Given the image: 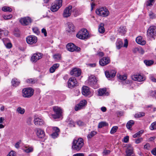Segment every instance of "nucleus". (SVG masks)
<instances>
[{
	"label": "nucleus",
	"mask_w": 156,
	"mask_h": 156,
	"mask_svg": "<svg viewBox=\"0 0 156 156\" xmlns=\"http://www.w3.org/2000/svg\"><path fill=\"white\" fill-rule=\"evenodd\" d=\"M16 154L15 152L11 151L7 155V156H16Z\"/></svg>",
	"instance_id": "nucleus-53"
},
{
	"label": "nucleus",
	"mask_w": 156,
	"mask_h": 156,
	"mask_svg": "<svg viewBox=\"0 0 156 156\" xmlns=\"http://www.w3.org/2000/svg\"><path fill=\"white\" fill-rule=\"evenodd\" d=\"M142 138H139L136 140L135 142L137 144H138L140 143L143 140Z\"/></svg>",
	"instance_id": "nucleus-57"
},
{
	"label": "nucleus",
	"mask_w": 156,
	"mask_h": 156,
	"mask_svg": "<svg viewBox=\"0 0 156 156\" xmlns=\"http://www.w3.org/2000/svg\"><path fill=\"white\" fill-rule=\"evenodd\" d=\"M97 80L96 78L93 75H91L89 77L87 81L88 84L93 87L96 88L97 84Z\"/></svg>",
	"instance_id": "nucleus-7"
},
{
	"label": "nucleus",
	"mask_w": 156,
	"mask_h": 156,
	"mask_svg": "<svg viewBox=\"0 0 156 156\" xmlns=\"http://www.w3.org/2000/svg\"><path fill=\"white\" fill-rule=\"evenodd\" d=\"M54 58L55 59L59 60L60 59L61 56L59 55H54Z\"/></svg>",
	"instance_id": "nucleus-63"
},
{
	"label": "nucleus",
	"mask_w": 156,
	"mask_h": 156,
	"mask_svg": "<svg viewBox=\"0 0 156 156\" xmlns=\"http://www.w3.org/2000/svg\"><path fill=\"white\" fill-rule=\"evenodd\" d=\"M126 156H133V148L132 146L130 144H127L126 145Z\"/></svg>",
	"instance_id": "nucleus-15"
},
{
	"label": "nucleus",
	"mask_w": 156,
	"mask_h": 156,
	"mask_svg": "<svg viewBox=\"0 0 156 156\" xmlns=\"http://www.w3.org/2000/svg\"><path fill=\"white\" fill-rule=\"evenodd\" d=\"M70 74L72 75L78 76L81 74V71L79 69L74 68L71 71Z\"/></svg>",
	"instance_id": "nucleus-20"
},
{
	"label": "nucleus",
	"mask_w": 156,
	"mask_h": 156,
	"mask_svg": "<svg viewBox=\"0 0 156 156\" xmlns=\"http://www.w3.org/2000/svg\"><path fill=\"white\" fill-rule=\"evenodd\" d=\"M66 30L69 33H71L74 32L75 31V27L74 25L72 23H68Z\"/></svg>",
	"instance_id": "nucleus-23"
},
{
	"label": "nucleus",
	"mask_w": 156,
	"mask_h": 156,
	"mask_svg": "<svg viewBox=\"0 0 156 156\" xmlns=\"http://www.w3.org/2000/svg\"><path fill=\"white\" fill-rule=\"evenodd\" d=\"M154 3L153 0H148L146 2V5L147 6H151Z\"/></svg>",
	"instance_id": "nucleus-45"
},
{
	"label": "nucleus",
	"mask_w": 156,
	"mask_h": 156,
	"mask_svg": "<svg viewBox=\"0 0 156 156\" xmlns=\"http://www.w3.org/2000/svg\"><path fill=\"white\" fill-rule=\"evenodd\" d=\"M73 14L75 17H76L80 14L79 10L76 8H74L73 10Z\"/></svg>",
	"instance_id": "nucleus-37"
},
{
	"label": "nucleus",
	"mask_w": 156,
	"mask_h": 156,
	"mask_svg": "<svg viewBox=\"0 0 156 156\" xmlns=\"http://www.w3.org/2000/svg\"><path fill=\"white\" fill-rule=\"evenodd\" d=\"M34 124L37 126H41L44 124L43 120L39 118H35L34 120Z\"/></svg>",
	"instance_id": "nucleus-21"
},
{
	"label": "nucleus",
	"mask_w": 156,
	"mask_h": 156,
	"mask_svg": "<svg viewBox=\"0 0 156 156\" xmlns=\"http://www.w3.org/2000/svg\"><path fill=\"white\" fill-rule=\"evenodd\" d=\"M129 140V137L128 136H126L125 137L123 138V142L125 143H126L128 142Z\"/></svg>",
	"instance_id": "nucleus-58"
},
{
	"label": "nucleus",
	"mask_w": 156,
	"mask_h": 156,
	"mask_svg": "<svg viewBox=\"0 0 156 156\" xmlns=\"http://www.w3.org/2000/svg\"><path fill=\"white\" fill-rule=\"evenodd\" d=\"M132 78L134 81H142L145 80L143 76L140 74L133 75L132 76Z\"/></svg>",
	"instance_id": "nucleus-19"
},
{
	"label": "nucleus",
	"mask_w": 156,
	"mask_h": 156,
	"mask_svg": "<svg viewBox=\"0 0 156 156\" xmlns=\"http://www.w3.org/2000/svg\"><path fill=\"white\" fill-rule=\"evenodd\" d=\"M59 66V65L58 63H56L54 64L52 66H51L49 69L50 72L51 73H54L56 69L58 68Z\"/></svg>",
	"instance_id": "nucleus-26"
},
{
	"label": "nucleus",
	"mask_w": 156,
	"mask_h": 156,
	"mask_svg": "<svg viewBox=\"0 0 156 156\" xmlns=\"http://www.w3.org/2000/svg\"><path fill=\"white\" fill-rule=\"evenodd\" d=\"M119 79L122 80H125L127 78V76L126 75H119Z\"/></svg>",
	"instance_id": "nucleus-52"
},
{
	"label": "nucleus",
	"mask_w": 156,
	"mask_h": 156,
	"mask_svg": "<svg viewBox=\"0 0 156 156\" xmlns=\"http://www.w3.org/2000/svg\"><path fill=\"white\" fill-rule=\"evenodd\" d=\"M69 126L71 127H74L75 126L74 122L71 120H70V122L69 123Z\"/></svg>",
	"instance_id": "nucleus-59"
},
{
	"label": "nucleus",
	"mask_w": 156,
	"mask_h": 156,
	"mask_svg": "<svg viewBox=\"0 0 156 156\" xmlns=\"http://www.w3.org/2000/svg\"><path fill=\"white\" fill-rule=\"evenodd\" d=\"M2 41L4 42V43L5 44V46L6 47L8 48H11L12 47V44H11V43H7L6 44H5V41H9V39L7 38H3L2 39Z\"/></svg>",
	"instance_id": "nucleus-35"
},
{
	"label": "nucleus",
	"mask_w": 156,
	"mask_h": 156,
	"mask_svg": "<svg viewBox=\"0 0 156 156\" xmlns=\"http://www.w3.org/2000/svg\"><path fill=\"white\" fill-rule=\"evenodd\" d=\"M110 62V58L108 57H103L99 62L100 65L102 66H105L109 64Z\"/></svg>",
	"instance_id": "nucleus-16"
},
{
	"label": "nucleus",
	"mask_w": 156,
	"mask_h": 156,
	"mask_svg": "<svg viewBox=\"0 0 156 156\" xmlns=\"http://www.w3.org/2000/svg\"><path fill=\"white\" fill-rule=\"evenodd\" d=\"M84 154L83 153H78L74 154L73 156H84Z\"/></svg>",
	"instance_id": "nucleus-60"
},
{
	"label": "nucleus",
	"mask_w": 156,
	"mask_h": 156,
	"mask_svg": "<svg viewBox=\"0 0 156 156\" xmlns=\"http://www.w3.org/2000/svg\"><path fill=\"white\" fill-rule=\"evenodd\" d=\"M156 34V27L152 26L149 27L147 31V36L150 38L153 37Z\"/></svg>",
	"instance_id": "nucleus-8"
},
{
	"label": "nucleus",
	"mask_w": 156,
	"mask_h": 156,
	"mask_svg": "<svg viewBox=\"0 0 156 156\" xmlns=\"http://www.w3.org/2000/svg\"><path fill=\"white\" fill-rule=\"evenodd\" d=\"M144 133V131L143 130H141L136 133L135 134L133 135V136L134 138L139 137L141 136Z\"/></svg>",
	"instance_id": "nucleus-36"
},
{
	"label": "nucleus",
	"mask_w": 156,
	"mask_h": 156,
	"mask_svg": "<svg viewBox=\"0 0 156 156\" xmlns=\"http://www.w3.org/2000/svg\"><path fill=\"white\" fill-rule=\"evenodd\" d=\"M150 129L152 130L156 129V121L152 123L150 126Z\"/></svg>",
	"instance_id": "nucleus-44"
},
{
	"label": "nucleus",
	"mask_w": 156,
	"mask_h": 156,
	"mask_svg": "<svg viewBox=\"0 0 156 156\" xmlns=\"http://www.w3.org/2000/svg\"><path fill=\"white\" fill-rule=\"evenodd\" d=\"M72 6L69 5L65 8L63 13V16L64 18H67L71 15L72 11Z\"/></svg>",
	"instance_id": "nucleus-11"
},
{
	"label": "nucleus",
	"mask_w": 156,
	"mask_h": 156,
	"mask_svg": "<svg viewBox=\"0 0 156 156\" xmlns=\"http://www.w3.org/2000/svg\"><path fill=\"white\" fill-rule=\"evenodd\" d=\"M12 17V15L11 14L9 15H3V17L5 20H8L11 19Z\"/></svg>",
	"instance_id": "nucleus-51"
},
{
	"label": "nucleus",
	"mask_w": 156,
	"mask_h": 156,
	"mask_svg": "<svg viewBox=\"0 0 156 156\" xmlns=\"http://www.w3.org/2000/svg\"><path fill=\"white\" fill-rule=\"evenodd\" d=\"M67 49L70 51L73 52L75 51H79L80 48L76 47L73 43H70L68 44L66 46Z\"/></svg>",
	"instance_id": "nucleus-9"
},
{
	"label": "nucleus",
	"mask_w": 156,
	"mask_h": 156,
	"mask_svg": "<svg viewBox=\"0 0 156 156\" xmlns=\"http://www.w3.org/2000/svg\"><path fill=\"white\" fill-rule=\"evenodd\" d=\"M149 79L152 82L156 83V74H152L149 75Z\"/></svg>",
	"instance_id": "nucleus-32"
},
{
	"label": "nucleus",
	"mask_w": 156,
	"mask_h": 156,
	"mask_svg": "<svg viewBox=\"0 0 156 156\" xmlns=\"http://www.w3.org/2000/svg\"><path fill=\"white\" fill-rule=\"evenodd\" d=\"M60 8L53 3L51 7V10L53 12H56Z\"/></svg>",
	"instance_id": "nucleus-33"
},
{
	"label": "nucleus",
	"mask_w": 156,
	"mask_h": 156,
	"mask_svg": "<svg viewBox=\"0 0 156 156\" xmlns=\"http://www.w3.org/2000/svg\"><path fill=\"white\" fill-rule=\"evenodd\" d=\"M27 43L30 44H35L37 41V38L35 36L30 35L27 37L26 39Z\"/></svg>",
	"instance_id": "nucleus-12"
},
{
	"label": "nucleus",
	"mask_w": 156,
	"mask_h": 156,
	"mask_svg": "<svg viewBox=\"0 0 156 156\" xmlns=\"http://www.w3.org/2000/svg\"><path fill=\"white\" fill-rule=\"evenodd\" d=\"M107 125H108V124L106 122H102L99 123L98 127V128H101Z\"/></svg>",
	"instance_id": "nucleus-41"
},
{
	"label": "nucleus",
	"mask_w": 156,
	"mask_h": 156,
	"mask_svg": "<svg viewBox=\"0 0 156 156\" xmlns=\"http://www.w3.org/2000/svg\"><path fill=\"white\" fill-rule=\"evenodd\" d=\"M111 152V151L109 150L105 149L102 152L103 155H107L109 154Z\"/></svg>",
	"instance_id": "nucleus-50"
},
{
	"label": "nucleus",
	"mask_w": 156,
	"mask_h": 156,
	"mask_svg": "<svg viewBox=\"0 0 156 156\" xmlns=\"http://www.w3.org/2000/svg\"><path fill=\"white\" fill-rule=\"evenodd\" d=\"M76 37L80 39L84 40L89 37V34L87 29H83L78 33Z\"/></svg>",
	"instance_id": "nucleus-2"
},
{
	"label": "nucleus",
	"mask_w": 156,
	"mask_h": 156,
	"mask_svg": "<svg viewBox=\"0 0 156 156\" xmlns=\"http://www.w3.org/2000/svg\"><path fill=\"white\" fill-rule=\"evenodd\" d=\"M96 13L97 15L103 17L107 16L109 14L108 10L106 9H104L103 8L96 9Z\"/></svg>",
	"instance_id": "nucleus-6"
},
{
	"label": "nucleus",
	"mask_w": 156,
	"mask_h": 156,
	"mask_svg": "<svg viewBox=\"0 0 156 156\" xmlns=\"http://www.w3.org/2000/svg\"><path fill=\"white\" fill-rule=\"evenodd\" d=\"M97 132L95 131H93L87 135V137L88 138H91L94 135L96 134Z\"/></svg>",
	"instance_id": "nucleus-47"
},
{
	"label": "nucleus",
	"mask_w": 156,
	"mask_h": 156,
	"mask_svg": "<svg viewBox=\"0 0 156 156\" xmlns=\"http://www.w3.org/2000/svg\"><path fill=\"white\" fill-rule=\"evenodd\" d=\"M105 74L106 77L110 79L113 78L115 76L116 72L114 70H112L110 71H105Z\"/></svg>",
	"instance_id": "nucleus-18"
},
{
	"label": "nucleus",
	"mask_w": 156,
	"mask_h": 156,
	"mask_svg": "<svg viewBox=\"0 0 156 156\" xmlns=\"http://www.w3.org/2000/svg\"><path fill=\"white\" fill-rule=\"evenodd\" d=\"M134 123L133 120H131L129 121L126 124V127L129 129L131 130V128Z\"/></svg>",
	"instance_id": "nucleus-31"
},
{
	"label": "nucleus",
	"mask_w": 156,
	"mask_h": 156,
	"mask_svg": "<svg viewBox=\"0 0 156 156\" xmlns=\"http://www.w3.org/2000/svg\"><path fill=\"white\" fill-rule=\"evenodd\" d=\"M62 0H55L54 4L60 8L62 5Z\"/></svg>",
	"instance_id": "nucleus-39"
},
{
	"label": "nucleus",
	"mask_w": 156,
	"mask_h": 156,
	"mask_svg": "<svg viewBox=\"0 0 156 156\" xmlns=\"http://www.w3.org/2000/svg\"><path fill=\"white\" fill-rule=\"evenodd\" d=\"M34 150V148L32 147H25L23 149V150L24 152L27 153H30L33 151Z\"/></svg>",
	"instance_id": "nucleus-27"
},
{
	"label": "nucleus",
	"mask_w": 156,
	"mask_h": 156,
	"mask_svg": "<svg viewBox=\"0 0 156 156\" xmlns=\"http://www.w3.org/2000/svg\"><path fill=\"white\" fill-rule=\"evenodd\" d=\"M43 54L41 53H36L34 54L31 56L30 60L32 62H36L37 60L41 59Z\"/></svg>",
	"instance_id": "nucleus-13"
},
{
	"label": "nucleus",
	"mask_w": 156,
	"mask_h": 156,
	"mask_svg": "<svg viewBox=\"0 0 156 156\" xmlns=\"http://www.w3.org/2000/svg\"><path fill=\"white\" fill-rule=\"evenodd\" d=\"M144 62L146 66H150L153 64L154 61L152 60H145Z\"/></svg>",
	"instance_id": "nucleus-43"
},
{
	"label": "nucleus",
	"mask_w": 156,
	"mask_h": 156,
	"mask_svg": "<svg viewBox=\"0 0 156 156\" xmlns=\"http://www.w3.org/2000/svg\"><path fill=\"white\" fill-rule=\"evenodd\" d=\"M124 44L123 45V47L125 48H127L128 45V41L127 39H126L124 40Z\"/></svg>",
	"instance_id": "nucleus-61"
},
{
	"label": "nucleus",
	"mask_w": 156,
	"mask_h": 156,
	"mask_svg": "<svg viewBox=\"0 0 156 156\" xmlns=\"http://www.w3.org/2000/svg\"><path fill=\"white\" fill-rule=\"evenodd\" d=\"M20 22L23 25L26 26L30 24L32 22V20L30 17H26L21 18Z\"/></svg>",
	"instance_id": "nucleus-10"
},
{
	"label": "nucleus",
	"mask_w": 156,
	"mask_h": 156,
	"mask_svg": "<svg viewBox=\"0 0 156 156\" xmlns=\"http://www.w3.org/2000/svg\"><path fill=\"white\" fill-rule=\"evenodd\" d=\"M78 85V83L74 77H70L67 82V86L69 88H73Z\"/></svg>",
	"instance_id": "nucleus-3"
},
{
	"label": "nucleus",
	"mask_w": 156,
	"mask_h": 156,
	"mask_svg": "<svg viewBox=\"0 0 156 156\" xmlns=\"http://www.w3.org/2000/svg\"><path fill=\"white\" fill-rule=\"evenodd\" d=\"M34 94V90L31 88L24 89L23 90V95L24 97L29 98Z\"/></svg>",
	"instance_id": "nucleus-5"
},
{
	"label": "nucleus",
	"mask_w": 156,
	"mask_h": 156,
	"mask_svg": "<svg viewBox=\"0 0 156 156\" xmlns=\"http://www.w3.org/2000/svg\"><path fill=\"white\" fill-rule=\"evenodd\" d=\"M32 30L33 32L37 34H38L40 33L39 29H38V28L37 27H34L33 28Z\"/></svg>",
	"instance_id": "nucleus-49"
},
{
	"label": "nucleus",
	"mask_w": 156,
	"mask_h": 156,
	"mask_svg": "<svg viewBox=\"0 0 156 156\" xmlns=\"http://www.w3.org/2000/svg\"><path fill=\"white\" fill-rule=\"evenodd\" d=\"M137 115L138 117L140 118L144 116L145 113L144 112L139 113L137 115L136 114L135 116V117H136Z\"/></svg>",
	"instance_id": "nucleus-55"
},
{
	"label": "nucleus",
	"mask_w": 156,
	"mask_h": 156,
	"mask_svg": "<svg viewBox=\"0 0 156 156\" xmlns=\"http://www.w3.org/2000/svg\"><path fill=\"white\" fill-rule=\"evenodd\" d=\"M16 111L20 114H23L25 112V110L24 108L19 107L17 108Z\"/></svg>",
	"instance_id": "nucleus-38"
},
{
	"label": "nucleus",
	"mask_w": 156,
	"mask_h": 156,
	"mask_svg": "<svg viewBox=\"0 0 156 156\" xmlns=\"http://www.w3.org/2000/svg\"><path fill=\"white\" fill-rule=\"evenodd\" d=\"M151 153L153 154L156 156V147L152 150Z\"/></svg>",
	"instance_id": "nucleus-64"
},
{
	"label": "nucleus",
	"mask_w": 156,
	"mask_h": 156,
	"mask_svg": "<svg viewBox=\"0 0 156 156\" xmlns=\"http://www.w3.org/2000/svg\"><path fill=\"white\" fill-rule=\"evenodd\" d=\"M77 124L79 126H83L85 125L84 123L80 120L78 121L77 122Z\"/></svg>",
	"instance_id": "nucleus-56"
},
{
	"label": "nucleus",
	"mask_w": 156,
	"mask_h": 156,
	"mask_svg": "<svg viewBox=\"0 0 156 156\" xmlns=\"http://www.w3.org/2000/svg\"><path fill=\"white\" fill-rule=\"evenodd\" d=\"M118 128V127L116 126L113 127L111 129L110 133L112 134L115 133L116 132Z\"/></svg>",
	"instance_id": "nucleus-46"
},
{
	"label": "nucleus",
	"mask_w": 156,
	"mask_h": 156,
	"mask_svg": "<svg viewBox=\"0 0 156 156\" xmlns=\"http://www.w3.org/2000/svg\"><path fill=\"white\" fill-rule=\"evenodd\" d=\"M53 130L55 132L51 134L52 137L54 138H55L58 136V133L59 132V129L57 127H54L53 128Z\"/></svg>",
	"instance_id": "nucleus-25"
},
{
	"label": "nucleus",
	"mask_w": 156,
	"mask_h": 156,
	"mask_svg": "<svg viewBox=\"0 0 156 156\" xmlns=\"http://www.w3.org/2000/svg\"><path fill=\"white\" fill-rule=\"evenodd\" d=\"M37 135L39 138H42L44 137L45 133L44 130L40 129H38L37 130Z\"/></svg>",
	"instance_id": "nucleus-22"
},
{
	"label": "nucleus",
	"mask_w": 156,
	"mask_h": 156,
	"mask_svg": "<svg viewBox=\"0 0 156 156\" xmlns=\"http://www.w3.org/2000/svg\"><path fill=\"white\" fill-rule=\"evenodd\" d=\"M136 41L137 43L142 45H144L146 43V41L142 39L141 36L137 37Z\"/></svg>",
	"instance_id": "nucleus-24"
},
{
	"label": "nucleus",
	"mask_w": 156,
	"mask_h": 156,
	"mask_svg": "<svg viewBox=\"0 0 156 156\" xmlns=\"http://www.w3.org/2000/svg\"><path fill=\"white\" fill-rule=\"evenodd\" d=\"M116 47L117 49H119L123 46V42L120 39H118L116 42Z\"/></svg>",
	"instance_id": "nucleus-28"
},
{
	"label": "nucleus",
	"mask_w": 156,
	"mask_h": 156,
	"mask_svg": "<svg viewBox=\"0 0 156 156\" xmlns=\"http://www.w3.org/2000/svg\"><path fill=\"white\" fill-rule=\"evenodd\" d=\"M150 147V144L148 143H147L144 146V148L147 150L149 149Z\"/></svg>",
	"instance_id": "nucleus-62"
},
{
	"label": "nucleus",
	"mask_w": 156,
	"mask_h": 156,
	"mask_svg": "<svg viewBox=\"0 0 156 156\" xmlns=\"http://www.w3.org/2000/svg\"><path fill=\"white\" fill-rule=\"evenodd\" d=\"M11 83L13 86L16 87L19 84L20 82L17 79L14 78L12 79Z\"/></svg>",
	"instance_id": "nucleus-30"
},
{
	"label": "nucleus",
	"mask_w": 156,
	"mask_h": 156,
	"mask_svg": "<svg viewBox=\"0 0 156 156\" xmlns=\"http://www.w3.org/2000/svg\"><path fill=\"white\" fill-rule=\"evenodd\" d=\"M149 15L150 18L153 19L155 17V15L151 12H149Z\"/></svg>",
	"instance_id": "nucleus-54"
},
{
	"label": "nucleus",
	"mask_w": 156,
	"mask_h": 156,
	"mask_svg": "<svg viewBox=\"0 0 156 156\" xmlns=\"http://www.w3.org/2000/svg\"><path fill=\"white\" fill-rule=\"evenodd\" d=\"M82 93L85 96L90 97L92 95V94L91 92L90 88L86 86L83 87Z\"/></svg>",
	"instance_id": "nucleus-14"
},
{
	"label": "nucleus",
	"mask_w": 156,
	"mask_h": 156,
	"mask_svg": "<svg viewBox=\"0 0 156 156\" xmlns=\"http://www.w3.org/2000/svg\"><path fill=\"white\" fill-rule=\"evenodd\" d=\"M53 109L55 114H52V117L54 119L59 118L62 115V110L61 108L57 106H54Z\"/></svg>",
	"instance_id": "nucleus-4"
},
{
	"label": "nucleus",
	"mask_w": 156,
	"mask_h": 156,
	"mask_svg": "<svg viewBox=\"0 0 156 156\" xmlns=\"http://www.w3.org/2000/svg\"><path fill=\"white\" fill-rule=\"evenodd\" d=\"M84 145L83 140L80 138L77 140H74L72 143V148L76 151H79Z\"/></svg>",
	"instance_id": "nucleus-1"
},
{
	"label": "nucleus",
	"mask_w": 156,
	"mask_h": 156,
	"mask_svg": "<svg viewBox=\"0 0 156 156\" xmlns=\"http://www.w3.org/2000/svg\"><path fill=\"white\" fill-rule=\"evenodd\" d=\"M104 24L103 23H101L99 26L98 31L99 33L102 34L105 31L104 27Z\"/></svg>",
	"instance_id": "nucleus-34"
},
{
	"label": "nucleus",
	"mask_w": 156,
	"mask_h": 156,
	"mask_svg": "<svg viewBox=\"0 0 156 156\" xmlns=\"http://www.w3.org/2000/svg\"><path fill=\"white\" fill-rule=\"evenodd\" d=\"M87 103V101L85 100H83L81 101L80 103L76 105L75 107V110L78 111L82 109L84 106L86 105Z\"/></svg>",
	"instance_id": "nucleus-17"
},
{
	"label": "nucleus",
	"mask_w": 156,
	"mask_h": 156,
	"mask_svg": "<svg viewBox=\"0 0 156 156\" xmlns=\"http://www.w3.org/2000/svg\"><path fill=\"white\" fill-rule=\"evenodd\" d=\"M106 92V89L105 88V89H99L98 91V95L99 96H102L105 94V92Z\"/></svg>",
	"instance_id": "nucleus-40"
},
{
	"label": "nucleus",
	"mask_w": 156,
	"mask_h": 156,
	"mask_svg": "<svg viewBox=\"0 0 156 156\" xmlns=\"http://www.w3.org/2000/svg\"><path fill=\"white\" fill-rule=\"evenodd\" d=\"M2 10L4 12H11L12 10V9L9 7L4 6L2 8Z\"/></svg>",
	"instance_id": "nucleus-42"
},
{
	"label": "nucleus",
	"mask_w": 156,
	"mask_h": 156,
	"mask_svg": "<svg viewBox=\"0 0 156 156\" xmlns=\"http://www.w3.org/2000/svg\"><path fill=\"white\" fill-rule=\"evenodd\" d=\"M118 31L121 35L125 34L126 30L125 27L121 26L118 29Z\"/></svg>",
	"instance_id": "nucleus-29"
},
{
	"label": "nucleus",
	"mask_w": 156,
	"mask_h": 156,
	"mask_svg": "<svg viewBox=\"0 0 156 156\" xmlns=\"http://www.w3.org/2000/svg\"><path fill=\"white\" fill-rule=\"evenodd\" d=\"M26 82L29 83L34 84L36 82V81L33 79H27L26 80Z\"/></svg>",
	"instance_id": "nucleus-48"
}]
</instances>
